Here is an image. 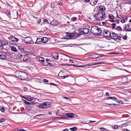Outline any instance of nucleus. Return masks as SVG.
<instances>
[{
  "label": "nucleus",
  "instance_id": "f257e3e1",
  "mask_svg": "<svg viewBox=\"0 0 131 131\" xmlns=\"http://www.w3.org/2000/svg\"><path fill=\"white\" fill-rule=\"evenodd\" d=\"M15 75L16 77L21 80H26L28 78L27 74L26 73L19 71H16Z\"/></svg>",
  "mask_w": 131,
  "mask_h": 131
},
{
  "label": "nucleus",
  "instance_id": "f03ea898",
  "mask_svg": "<svg viewBox=\"0 0 131 131\" xmlns=\"http://www.w3.org/2000/svg\"><path fill=\"white\" fill-rule=\"evenodd\" d=\"M94 17L96 20L98 21L104 19L106 16L104 12H101L100 10H99L96 15H94Z\"/></svg>",
  "mask_w": 131,
  "mask_h": 131
},
{
  "label": "nucleus",
  "instance_id": "7ed1b4c3",
  "mask_svg": "<svg viewBox=\"0 0 131 131\" xmlns=\"http://www.w3.org/2000/svg\"><path fill=\"white\" fill-rule=\"evenodd\" d=\"M90 30L92 33L96 35H99L102 32L101 30L95 26L91 27Z\"/></svg>",
  "mask_w": 131,
  "mask_h": 131
},
{
  "label": "nucleus",
  "instance_id": "20e7f679",
  "mask_svg": "<svg viewBox=\"0 0 131 131\" xmlns=\"http://www.w3.org/2000/svg\"><path fill=\"white\" fill-rule=\"evenodd\" d=\"M50 105V102H46L41 103L38 105V107L39 108H46L49 107Z\"/></svg>",
  "mask_w": 131,
  "mask_h": 131
},
{
  "label": "nucleus",
  "instance_id": "39448f33",
  "mask_svg": "<svg viewBox=\"0 0 131 131\" xmlns=\"http://www.w3.org/2000/svg\"><path fill=\"white\" fill-rule=\"evenodd\" d=\"M110 37L112 39L115 40L117 41H119L121 39V36H118L117 34L112 32V34Z\"/></svg>",
  "mask_w": 131,
  "mask_h": 131
},
{
  "label": "nucleus",
  "instance_id": "423d86ee",
  "mask_svg": "<svg viewBox=\"0 0 131 131\" xmlns=\"http://www.w3.org/2000/svg\"><path fill=\"white\" fill-rule=\"evenodd\" d=\"M112 32L106 30H104L102 31V35L106 37H110L111 36Z\"/></svg>",
  "mask_w": 131,
  "mask_h": 131
},
{
  "label": "nucleus",
  "instance_id": "0eeeda50",
  "mask_svg": "<svg viewBox=\"0 0 131 131\" xmlns=\"http://www.w3.org/2000/svg\"><path fill=\"white\" fill-rule=\"evenodd\" d=\"M24 42L27 43L32 44L34 43L32 41V38L29 37L25 38L24 39Z\"/></svg>",
  "mask_w": 131,
  "mask_h": 131
},
{
  "label": "nucleus",
  "instance_id": "6e6552de",
  "mask_svg": "<svg viewBox=\"0 0 131 131\" xmlns=\"http://www.w3.org/2000/svg\"><path fill=\"white\" fill-rule=\"evenodd\" d=\"M8 38L9 40L14 42H17L19 40V39L18 38L12 36H10L9 37H8Z\"/></svg>",
  "mask_w": 131,
  "mask_h": 131
},
{
  "label": "nucleus",
  "instance_id": "1a4fd4ad",
  "mask_svg": "<svg viewBox=\"0 0 131 131\" xmlns=\"http://www.w3.org/2000/svg\"><path fill=\"white\" fill-rule=\"evenodd\" d=\"M7 55L5 53L0 52V59H5L6 58Z\"/></svg>",
  "mask_w": 131,
  "mask_h": 131
},
{
  "label": "nucleus",
  "instance_id": "9d476101",
  "mask_svg": "<svg viewBox=\"0 0 131 131\" xmlns=\"http://www.w3.org/2000/svg\"><path fill=\"white\" fill-rule=\"evenodd\" d=\"M99 8L100 9L99 10H100L101 12H104L106 9L104 6L103 5H101L99 6Z\"/></svg>",
  "mask_w": 131,
  "mask_h": 131
},
{
  "label": "nucleus",
  "instance_id": "9b49d317",
  "mask_svg": "<svg viewBox=\"0 0 131 131\" xmlns=\"http://www.w3.org/2000/svg\"><path fill=\"white\" fill-rule=\"evenodd\" d=\"M108 18L111 20V21L112 22H115V20L114 19V17L112 14H109L108 16Z\"/></svg>",
  "mask_w": 131,
  "mask_h": 131
},
{
  "label": "nucleus",
  "instance_id": "f8f14e48",
  "mask_svg": "<svg viewBox=\"0 0 131 131\" xmlns=\"http://www.w3.org/2000/svg\"><path fill=\"white\" fill-rule=\"evenodd\" d=\"M104 62H95L94 63H93V64H87V66H91L92 65H97L99 64H103L104 63Z\"/></svg>",
  "mask_w": 131,
  "mask_h": 131
},
{
  "label": "nucleus",
  "instance_id": "ddd939ff",
  "mask_svg": "<svg viewBox=\"0 0 131 131\" xmlns=\"http://www.w3.org/2000/svg\"><path fill=\"white\" fill-rule=\"evenodd\" d=\"M124 29H125L126 30L128 31H131V29L128 25H127V26L126 25H125L124 27Z\"/></svg>",
  "mask_w": 131,
  "mask_h": 131
},
{
  "label": "nucleus",
  "instance_id": "4468645a",
  "mask_svg": "<svg viewBox=\"0 0 131 131\" xmlns=\"http://www.w3.org/2000/svg\"><path fill=\"white\" fill-rule=\"evenodd\" d=\"M72 33L71 34L67 32L66 33V38L67 39H70L73 37Z\"/></svg>",
  "mask_w": 131,
  "mask_h": 131
},
{
  "label": "nucleus",
  "instance_id": "2eb2a0df",
  "mask_svg": "<svg viewBox=\"0 0 131 131\" xmlns=\"http://www.w3.org/2000/svg\"><path fill=\"white\" fill-rule=\"evenodd\" d=\"M92 56L94 58L96 59L101 56V54L96 53H94L92 54Z\"/></svg>",
  "mask_w": 131,
  "mask_h": 131
},
{
  "label": "nucleus",
  "instance_id": "dca6fc26",
  "mask_svg": "<svg viewBox=\"0 0 131 131\" xmlns=\"http://www.w3.org/2000/svg\"><path fill=\"white\" fill-rule=\"evenodd\" d=\"M89 32V30L87 28H84L82 30V32H83L84 34H88Z\"/></svg>",
  "mask_w": 131,
  "mask_h": 131
},
{
  "label": "nucleus",
  "instance_id": "f3484780",
  "mask_svg": "<svg viewBox=\"0 0 131 131\" xmlns=\"http://www.w3.org/2000/svg\"><path fill=\"white\" fill-rule=\"evenodd\" d=\"M58 22L56 20H53L50 23L51 25L54 26L57 25V24H58Z\"/></svg>",
  "mask_w": 131,
  "mask_h": 131
},
{
  "label": "nucleus",
  "instance_id": "a211bd4d",
  "mask_svg": "<svg viewBox=\"0 0 131 131\" xmlns=\"http://www.w3.org/2000/svg\"><path fill=\"white\" fill-rule=\"evenodd\" d=\"M53 57L55 59H57L59 57L58 54V53H53L52 55Z\"/></svg>",
  "mask_w": 131,
  "mask_h": 131
},
{
  "label": "nucleus",
  "instance_id": "6ab92c4d",
  "mask_svg": "<svg viewBox=\"0 0 131 131\" xmlns=\"http://www.w3.org/2000/svg\"><path fill=\"white\" fill-rule=\"evenodd\" d=\"M39 60L40 61H42V64L44 66H46L44 64L45 63H46V62L44 61V59L42 57H40L39 58Z\"/></svg>",
  "mask_w": 131,
  "mask_h": 131
},
{
  "label": "nucleus",
  "instance_id": "aec40b11",
  "mask_svg": "<svg viewBox=\"0 0 131 131\" xmlns=\"http://www.w3.org/2000/svg\"><path fill=\"white\" fill-rule=\"evenodd\" d=\"M109 99H112L114 101H117V99L116 97H107V98L106 99V100H108Z\"/></svg>",
  "mask_w": 131,
  "mask_h": 131
},
{
  "label": "nucleus",
  "instance_id": "412c9836",
  "mask_svg": "<svg viewBox=\"0 0 131 131\" xmlns=\"http://www.w3.org/2000/svg\"><path fill=\"white\" fill-rule=\"evenodd\" d=\"M26 49H29V47H25L23 48H21V49L24 51L29 52V51L27 50H26Z\"/></svg>",
  "mask_w": 131,
  "mask_h": 131
},
{
  "label": "nucleus",
  "instance_id": "4be33fe9",
  "mask_svg": "<svg viewBox=\"0 0 131 131\" xmlns=\"http://www.w3.org/2000/svg\"><path fill=\"white\" fill-rule=\"evenodd\" d=\"M42 39L41 38H37V39L36 41L35 42V43L36 44H39L40 43L42 42Z\"/></svg>",
  "mask_w": 131,
  "mask_h": 131
},
{
  "label": "nucleus",
  "instance_id": "5701e85b",
  "mask_svg": "<svg viewBox=\"0 0 131 131\" xmlns=\"http://www.w3.org/2000/svg\"><path fill=\"white\" fill-rule=\"evenodd\" d=\"M72 34L73 35H74V37H77L81 35V34L80 33H77L75 32H74V33H72Z\"/></svg>",
  "mask_w": 131,
  "mask_h": 131
},
{
  "label": "nucleus",
  "instance_id": "b1692460",
  "mask_svg": "<svg viewBox=\"0 0 131 131\" xmlns=\"http://www.w3.org/2000/svg\"><path fill=\"white\" fill-rule=\"evenodd\" d=\"M66 115L69 117L72 118L73 117L74 114L72 113H67L66 114Z\"/></svg>",
  "mask_w": 131,
  "mask_h": 131
},
{
  "label": "nucleus",
  "instance_id": "393cba45",
  "mask_svg": "<svg viewBox=\"0 0 131 131\" xmlns=\"http://www.w3.org/2000/svg\"><path fill=\"white\" fill-rule=\"evenodd\" d=\"M63 71H61L58 74V76L60 77H62L64 76V74H63Z\"/></svg>",
  "mask_w": 131,
  "mask_h": 131
},
{
  "label": "nucleus",
  "instance_id": "a878e982",
  "mask_svg": "<svg viewBox=\"0 0 131 131\" xmlns=\"http://www.w3.org/2000/svg\"><path fill=\"white\" fill-rule=\"evenodd\" d=\"M42 39V42L43 43H45L47 42L48 40V39L47 38L45 37L41 38Z\"/></svg>",
  "mask_w": 131,
  "mask_h": 131
},
{
  "label": "nucleus",
  "instance_id": "bb28decb",
  "mask_svg": "<svg viewBox=\"0 0 131 131\" xmlns=\"http://www.w3.org/2000/svg\"><path fill=\"white\" fill-rule=\"evenodd\" d=\"M42 116V114H40L39 115H37L36 116H35L34 117V119H40L41 118V116Z\"/></svg>",
  "mask_w": 131,
  "mask_h": 131
},
{
  "label": "nucleus",
  "instance_id": "cd10ccee",
  "mask_svg": "<svg viewBox=\"0 0 131 131\" xmlns=\"http://www.w3.org/2000/svg\"><path fill=\"white\" fill-rule=\"evenodd\" d=\"M28 58L27 55H23L22 59L24 61H26Z\"/></svg>",
  "mask_w": 131,
  "mask_h": 131
},
{
  "label": "nucleus",
  "instance_id": "c85d7f7f",
  "mask_svg": "<svg viewBox=\"0 0 131 131\" xmlns=\"http://www.w3.org/2000/svg\"><path fill=\"white\" fill-rule=\"evenodd\" d=\"M11 48L12 50V51H13L16 52L17 51V49H16V48L15 47L12 46L11 47Z\"/></svg>",
  "mask_w": 131,
  "mask_h": 131
},
{
  "label": "nucleus",
  "instance_id": "c756f323",
  "mask_svg": "<svg viewBox=\"0 0 131 131\" xmlns=\"http://www.w3.org/2000/svg\"><path fill=\"white\" fill-rule=\"evenodd\" d=\"M69 129L72 131H75L77 129V128L76 127H73L70 128Z\"/></svg>",
  "mask_w": 131,
  "mask_h": 131
},
{
  "label": "nucleus",
  "instance_id": "7c9ffc66",
  "mask_svg": "<svg viewBox=\"0 0 131 131\" xmlns=\"http://www.w3.org/2000/svg\"><path fill=\"white\" fill-rule=\"evenodd\" d=\"M116 29L118 31H121L122 30V28L120 26H117L116 28Z\"/></svg>",
  "mask_w": 131,
  "mask_h": 131
},
{
  "label": "nucleus",
  "instance_id": "2f4dec72",
  "mask_svg": "<svg viewBox=\"0 0 131 131\" xmlns=\"http://www.w3.org/2000/svg\"><path fill=\"white\" fill-rule=\"evenodd\" d=\"M56 118H60L61 119H68V118L67 117H57Z\"/></svg>",
  "mask_w": 131,
  "mask_h": 131
},
{
  "label": "nucleus",
  "instance_id": "473e14b6",
  "mask_svg": "<svg viewBox=\"0 0 131 131\" xmlns=\"http://www.w3.org/2000/svg\"><path fill=\"white\" fill-rule=\"evenodd\" d=\"M127 18H125L123 19L122 20H121V22L122 23H124L126 21H127Z\"/></svg>",
  "mask_w": 131,
  "mask_h": 131
},
{
  "label": "nucleus",
  "instance_id": "72a5a7b5",
  "mask_svg": "<svg viewBox=\"0 0 131 131\" xmlns=\"http://www.w3.org/2000/svg\"><path fill=\"white\" fill-rule=\"evenodd\" d=\"M0 110L2 112H4L5 111L4 107V106L0 107Z\"/></svg>",
  "mask_w": 131,
  "mask_h": 131
},
{
  "label": "nucleus",
  "instance_id": "f704fd0d",
  "mask_svg": "<svg viewBox=\"0 0 131 131\" xmlns=\"http://www.w3.org/2000/svg\"><path fill=\"white\" fill-rule=\"evenodd\" d=\"M112 127V128L114 129H116L118 128V126L117 125H113Z\"/></svg>",
  "mask_w": 131,
  "mask_h": 131
},
{
  "label": "nucleus",
  "instance_id": "c9c22d12",
  "mask_svg": "<svg viewBox=\"0 0 131 131\" xmlns=\"http://www.w3.org/2000/svg\"><path fill=\"white\" fill-rule=\"evenodd\" d=\"M2 41V45L1 46H0V47H1V46H5L6 45H7L8 44V42L6 41V42H5V43L2 44V43L3 41Z\"/></svg>",
  "mask_w": 131,
  "mask_h": 131
},
{
  "label": "nucleus",
  "instance_id": "e433bc0d",
  "mask_svg": "<svg viewBox=\"0 0 131 131\" xmlns=\"http://www.w3.org/2000/svg\"><path fill=\"white\" fill-rule=\"evenodd\" d=\"M112 28L113 29H114L116 26V24L115 23H113L111 24Z\"/></svg>",
  "mask_w": 131,
  "mask_h": 131
},
{
  "label": "nucleus",
  "instance_id": "4c0bfd02",
  "mask_svg": "<svg viewBox=\"0 0 131 131\" xmlns=\"http://www.w3.org/2000/svg\"><path fill=\"white\" fill-rule=\"evenodd\" d=\"M24 131V130L22 129H20V128H18V129H16L15 131Z\"/></svg>",
  "mask_w": 131,
  "mask_h": 131
},
{
  "label": "nucleus",
  "instance_id": "58836bf2",
  "mask_svg": "<svg viewBox=\"0 0 131 131\" xmlns=\"http://www.w3.org/2000/svg\"><path fill=\"white\" fill-rule=\"evenodd\" d=\"M73 65L75 67H84L85 66H87V65L86 66H78L77 65H75V64H73Z\"/></svg>",
  "mask_w": 131,
  "mask_h": 131
},
{
  "label": "nucleus",
  "instance_id": "ea45409f",
  "mask_svg": "<svg viewBox=\"0 0 131 131\" xmlns=\"http://www.w3.org/2000/svg\"><path fill=\"white\" fill-rule=\"evenodd\" d=\"M108 104V105H111V106H113L114 105H117V106L118 105L117 104Z\"/></svg>",
  "mask_w": 131,
  "mask_h": 131
},
{
  "label": "nucleus",
  "instance_id": "a19ab883",
  "mask_svg": "<svg viewBox=\"0 0 131 131\" xmlns=\"http://www.w3.org/2000/svg\"><path fill=\"white\" fill-rule=\"evenodd\" d=\"M24 102L25 104H26L27 105H29V104H30V103L29 102L25 100L24 101Z\"/></svg>",
  "mask_w": 131,
  "mask_h": 131
},
{
  "label": "nucleus",
  "instance_id": "79ce46f5",
  "mask_svg": "<svg viewBox=\"0 0 131 131\" xmlns=\"http://www.w3.org/2000/svg\"><path fill=\"white\" fill-rule=\"evenodd\" d=\"M77 19V18L75 17H73L71 18V20L72 21L75 20Z\"/></svg>",
  "mask_w": 131,
  "mask_h": 131
},
{
  "label": "nucleus",
  "instance_id": "37998d69",
  "mask_svg": "<svg viewBox=\"0 0 131 131\" xmlns=\"http://www.w3.org/2000/svg\"><path fill=\"white\" fill-rule=\"evenodd\" d=\"M127 36L126 35H125L123 37V38L124 40H126L127 39Z\"/></svg>",
  "mask_w": 131,
  "mask_h": 131
},
{
  "label": "nucleus",
  "instance_id": "c03bdc74",
  "mask_svg": "<svg viewBox=\"0 0 131 131\" xmlns=\"http://www.w3.org/2000/svg\"><path fill=\"white\" fill-rule=\"evenodd\" d=\"M23 55H22L21 54H20L19 55V57H18V58H19V59H21V60H22L23 59Z\"/></svg>",
  "mask_w": 131,
  "mask_h": 131
},
{
  "label": "nucleus",
  "instance_id": "a18cd8bd",
  "mask_svg": "<svg viewBox=\"0 0 131 131\" xmlns=\"http://www.w3.org/2000/svg\"><path fill=\"white\" fill-rule=\"evenodd\" d=\"M117 16L118 18H123L122 16L121 15H119L118 14L117 15Z\"/></svg>",
  "mask_w": 131,
  "mask_h": 131
},
{
  "label": "nucleus",
  "instance_id": "49530a36",
  "mask_svg": "<svg viewBox=\"0 0 131 131\" xmlns=\"http://www.w3.org/2000/svg\"><path fill=\"white\" fill-rule=\"evenodd\" d=\"M5 121V119L3 118L1 119H0V123H1L3 122H4Z\"/></svg>",
  "mask_w": 131,
  "mask_h": 131
},
{
  "label": "nucleus",
  "instance_id": "de8ad7c7",
  "mask_svg": "<svg viewBox=\"0 0 131 131\" xmlns=\"http://www.w3.org/2000/svg\"><path fill=\"white\" fill-rule=\"evenodd\" d=\"M98 1L97 0H95V1H94L93 2V4L94 5H95L97 3V2Z\"/></svg>",
  "mask_w": 131,
  "mask_h": 131
},
{
  "label": "nucleus",
  "instance_id": "09e8293b",
  "mask_svg": "<svg viewBox=\"0 0 131 131\" xmlns=\"http://www.w3.org/2000/svg\"><path fill=\"white\" fill-rule=\"evenodd\" d=\"M33 99L32 98H27V100L28 101H31Z\"/></svg>",
  "mask_w": 131,
  "mask_h": 131
},
{
  "label": "nucleus",
  "instance_id": "8fccbe9b",
  "mask_svg": "<svg viewBox=\"0 0 131 131\" xmlns=\"http://www.w3.org/2000/svg\"><path fill=\"white\" fill-rule=\"evenodd\" d=\"M106 129H105V128L103 127H102L100 128L101 130L102 131H103L104 130H106Z\"/></svg>",
  "mask_w": 131,
  "mask_h": 131
},
{
  "label": "nucleus",
  "instance_id": "3c124183",
  "mask_svg": "<svg viewBox=\"0 0 131 131\" xmlns=\"http://www.w3.org/2000/svg\"><path fill=\"white\" fill-rule=\"evenodd\" d=\"M115 22H116L117 24H118L119 23V20H115Z\"/></svg>",
  "mask_w": 131,
  "mask_h": 131
},
{
  "label": "nucleus",
  "instance_id": "603ef678",
  "mask_svg": "<svg viewBox=\"0 0 131 131\" xmlns=\"http://www.w3.org/2000/svg\"><path fill=\"white\" fill-rule=\"evenodd\" d=\"M117 102H118V103H121V104H122V101H120V100H117V101H116Z\"/></svg>",
  "mask_w": 131,
  "mask_h": 131
},
{
  "label": "nucleus",
  "instance_id": "864d4df0",
  "mask_svg": "<svg viewBox=\"0 0 131 131\" xmlns=\"http://www.w3.org/2000/svg\"><path fill=\"white\" fill-rule=\"evenodd\" d=\"M43 21L44 22L47 23L48 22V20L47 19H45L43 20Z\"/></svg>",
  "mask_w": 131,
  "mask_h": 131
},
{
  "label": "nucleus",
  "instance_id": "5fc2aeb1",
  "mask_svg": "<svg viewBox=\"0 0 131 131\" xmlns=\"http://www.w3.org/2000/svg\"><path fill=\"white\" fill-rule=\"evenodd\" d=\"M41 21V19H40L39 20H38L37 22V23L38 24H39L40 23Z\"/></svg>",
  "mask_w": 131,
  "mask_h": 131
},
{
  "label": "nucleus",
  "instance_id": "6e6d98bb",
  "mask_svg": "<svg viewBox=\"0 0 131 131\" xmlns=\"http://www.w3.org/2000/svg\"><path fill=\"white\" fill-rule=\"evenodd\" d=\"M95 122V121H90V122H89V123H91Z\"/></svg>",
  "mask_w": 131,
  "mask_h": 131
},
{
  "label": "nucleus",
  "instance_id": "4d7b16f0",
  "mask_svg": "<svg viewBox=\"0 0 131 131\" xmlns=\"http://www.w3.org/2000/svg\"><path fill=\"white\" fill-rule=\"evenodd\" d=\"M69 61L70 62H71L72 63H74V61H73V60H72L71 59H69Z\"/></svg>",
  "mask_w": 131,
  "mask_h": 131
},
{
  "label": "nucleus",
  "instance_id": "13d9d810",
  "mask_svg": "<svg viewBox=\"0 0 131 131\" xmlns=\"http://www.w3.org/2000/svg\"><path fill=\"white\" fill-rule=\"evenodd\" d=\"M43 81L45 82H48V81L46 79H44L43 80Z\"/></svg>",
  "mask_w": 131,
  "mask_h": 131
},
{
  "label": "nucleus",
  "instance_id": "bf43d9fd",
  "mask_svg": "<svg viewBox=\"0 0 131 131\" xmlns=\"http://www.w3.org/2000/svg\"><path fill=\"white\" fill-rule=\"evenodd\" d=\"M81 123L82 124H87L86 122L85 121H83L81 122Z\"/></svg>",
  "mask_w": 131,
  "mask_h": 131
},
{
  "label": "nucleus",
  "instance_id": "052dcab7",
  "mask_svg": "<svg viewBox=\"0 0 131 131\" xmlns=\"http://www.w3.org/2000/svg\"><path fill=\"white\" fill-rule=\"evenodd\" d=\"M102 23L103 25H105L106 24V23L104 22H102Z\"/></svg>",
  "mask_w": 131,
  "mask_h": 131
},
{
  "label": "nucleus",
  "instance_id": "680f3d73",
  "mask_svg": "<svg viewBox=\"0 0 131 131\" xmlns=\"http://www.w3.org/2000/svg\"><path fill=\"white\" fill-rule=\"evenodd\" d=\"M50 84L51 85H53L54 86H56V84H55V83H50Z\"/></svg>",
  "mask_w": 131,
  "mask_h": 131
},
{
  "label": "nucleus",
  "instance_id": "e2e57ef3",
  "mask_svg": "<svg viewBox=\"0 0 131 131\" xmlns=\"http://www.w3.org/2000/svg\"><path fill=\"white\" fill-rule=\"evenodd\" d=\"M124 131H130L127 129H124Z\"/></svg>",
  "mask_w": 131,
  "mask_h": 131
},
{
  "label": "nucleus",
  "instance_id": "0e129e2a",
  "mask_svg": "<svg viewBox=\"0 0 131 131\" xmlns=\"http://www.w3.org/2000/svg\"><path fill=\"white\" fill-rule=\"evenodd\" d=\"M84 1L86 2H88L90 1V0H84Z\"/></svg>",
  "mask_w": 131,
  "mask_h": 131
},
{
  "label": "nucleus",
  "instance_id": "69168bd1",
  "mask_svg": "<svg viewBox=\"0 0 131 131\" xmlns=\"http://www.w3.org/2000/svg\"><path fill=\"white\" fill-rule=\"evenodd\" d=\"M109 93L108 92H106V94H105V95H106V96H109Z\"/></svg>",
  "mask_w": 131,
  "mask_h": 131
},
{
  "label": "nucleus",
  "instance_id": "338daca9",
  "mask_svg": "<svg viewBox=\"0 0 131 131\" xmlns=\"http://www.w3.org/2000/svg\"><path fill=\"white\" fill-rule=\"evenodd\" d=\"M63 131H69L68 129L67 128H66L63 130Z\"/></svg>",
  "mask_w": 131,
  "mask_h": 131
},
{
  "label": "nucleus",
  "instance_id": "774afa93",
  "mask_svg": "<svg viewBox=\"0 0 131 131\" xmlns=\"http://www.w3.org/2000/svg\"><path fill=\"white\" fill-rule=\"evenodd\" d=\"M24 90L26 91H27V88H26V87H25L24 88Z\"/></svg>",
  "mask_w": 131,
  "mask_h": 131
}]
</instances>
